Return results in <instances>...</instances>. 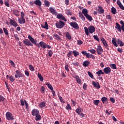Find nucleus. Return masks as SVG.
<instances>
[{"instance_id":"f257e3e1","label":"nucleus","mask_w":124,"mask_h":124,"mask_svg":"<svg viewBox=\"0 0 124 124\" xmlns=\"http://www.w3.org/2000/svg\"><path fill=\"white\" fill-rule=\"evenodd\" d=\"M28 38L32 44H34V45H36V46H38V48H40V47H41L43 49V50L46 49V46L47 45V44H46V43H45L43 41H41L38 44L37 43V40L31 37V35H29L28 36Z\"/></svg>"},{"instance_id":"f03ea898","label":"nucleus","mask_w":124,"mask_h":124,"mask_svg":"<svg viewBox=\"0 0 124 124\" xmlns=\"http://www.w3.org/2000/svg\"><path fill=\"white\" fill-rule=\"evenodd\" d=\"M84 31L86 35H90V33H93L95 31V28L93 25L90 26L88 28L84 27Z\"/></svg>"},{"instance_id":"7ed1b4c3","label":"nucleus","mask_w":124,"mask_h":124,"mask_svg":"<svg viewBox=\"0 0 124 124\" xmlns=\"http://www.w3.org/2000/svg\"><path fill=\"white\" fill-rule=\"evenodd\" d=\"M65 26V22L60 20L55 23V26L57 29H62Z\"/></svg>"},{"instance_id":"20e7f679","label":"nucleus","mask_w":124,"mask_h":124,"mask_svg":"<svg viewBox=\"0 0 124 124\" xmlns=\"http://www.w3.org/2000/svg\"><path fill=\"white\" fill-rule=\"evenodd\" d=\"M15 78H22L24 77V75L22 73V72L19 70L16 71V74L15 75Z\"/></svg>"},{"instance_id":"39448f33","label":"nucleus","mask_w":124,"mask_h":124,"mask_svg":"<svg viewBox=\"0 0 124 124\" xmlns=\"http://www.w3.org/2000/svg\"><path fill=\"white\" fill-rule=\"evenodd\" d=\"M6 117L8 121H10L11 120H14V116L12 115L10 112H7L6 113Z\"/></svg>"},{"instance_id":"423d86ee","label":"nucleus","mask_w":124,"mask_h":124,"mask_svg":"<svg viewBox=\"0 0 124 124\" xmlns=\"http://www.w3.org/2000/svg\"><path fill=\"white\" fill-rule=\"evenodd\" d=\"M57 19H59V20H62L63 21H64L65 22H66L67 20L65 18L64 16H63V15H62V14H59L56 15Z\"/></svg>"},{"instance_id":"0eeeda50","label":"nucleus","mask_w":124,"mask_h":124,"mask_svg":"<svg viewBox=\"0 0 124 124\" xmlns=\"http://www.w3.org/2000/svg\"><path fill=\"white\" fill-rule=\"evenodd\" d=\"M9 20H10L9 24L11 26H13V27H15V28H16V27L18 26V24H17V22H16V21H15V20L11 19L10 18H9Z\"/></svg>"},{"instance_id":"6e6552de","label":"nucleus","mask_w":124,"mask_h":124,"mask_svg":"<svg viewBox=\"0 0 124 124\" xmlns=\"http://www.w3.org/2000/svg\"><path fill=\"white\" fill-rule=\"evenodd\" d=\"M70 26L72 27L75 30H78L79 29V25L76 22H71L70 23Z\"/></svg>"},{"instance_id":"1a4fd4ad","label":"nucleus","mask_w":124,"mask_h":124,"mask_svg":"<svg viewBox=\"0 0 124 124\" xmlns=\"http://www.w3.org/2000/svg\"><path fill=\"white\" fill-rule=\"evenodd\" d=\"M23 43L26 46H33V45L29 40V39H26L23 40Z\"/></svg>"},{"instance_id":"9d476101","label":"nucleus","mask_w":124,"mask_h":124,"mask_svg":"<svg viewBox=\"0 0 124 124\" xmlns=\"http://www.w3.org/2000/svg\"><path fill=\"white\" fill-rule=\"evenodd\" d=\"M49 10L50 13L52 14V15H55V16H57V15H58V13L57 12V11L56 10V9H55V8L53 7H49Z\"/></svg>"},{"instance_id":"9b49d317","label":"nucleus","mask_w":124,"mask_h":124,"mask_svg":"<svg viewBox=\"0 0 124 124\" xmlns=\"http://www.w3.org/2000/svg\"><path fill=\"white\" fill-rule=\"evenodd\" d=\"M96 52L98 55H101V54H102V52H103V49H102V47L101 46H97Z\"/></svg>"},{"instance_id":"f8f14e48","label":"nucleus","mask_w":124,"mask_h":124,"mask_svg":"<svg viewBox=\"0 0 124 124\" xmlns=\"http://www.w3.org/2000/svg\"><path fill=\"white\" fill-rule=\"evenodd\" d=\"M75 78L78 84H79V85H82V84H83V82H82V80H81V78H80V77H79V76L75 75Z\"/></svg>"},{"instance_id":"ddd939ff","label":"nucleus","mask_w":124,"mask_h":124,"mask_svg":"<svg viewBox=\"0 0 124 124\" xmlns=\"http://www.w3.org/2000/svg\"><path fill=\"white\" fill-rule=\"evenodd\" d=\"M98 14H103L104 13V9L103 7L99 6H98V9H97Z\"/></svg>"},{"instance_id":"4468645a","label":"nucleus","mask_w":124,"mask_h":124,"mask_svg":"<svg viewBox=\"0 0 124 124\" xmlns=\"http://www.w3.org/2000/svg\"><path fill=\"white\" fill-rule=\"evenodd\" d=\"M92 85L96 88L97 90H99L100 89V85H99V83L98 82L92 81Z\"/></svg>"},{"instance_id":"2eb2a0df","label":"nucleus","mask_w":124,"mask_h":124,"mask_svg":"<svg viewBox=\"0 0 124 124\" xmlns=\"http://www.w3.org/2000/svg\"><path fill=\"white\" fill-rule=\"evenodd\" d=\"M103 71L105 74H109L111 73V68L107 67L104 69Z\"/></svg>"},{"instance_id":"dca6fc26","label":"nucleus","mask_w":124,"mask_h":124,"mask_svg":"<svg viewBox=\"0 0 124 124\" xmlns=\"http://www.w3.org/2000/svg\"><path fill=\"white\" fill-rule=\"evenodd\" d=\"M39 114V110L37 109L34 108L32 110L31 115L32 116H36Z\"/></svg>"},{"instance_id":"f3484780","label":"nucleus","mask_w":124,"mask_h":124,"mask_svg":"<svg viewBox=\"0 0 124 124\" xmlns=\"http://www.w3.org/2000/svg\"><path fill=\"white\" fill-rule=\"evenodd\" d=\"M18 22L19 24L23 25V24H25V23H26V19H25V17H20L18 19Z\"/></svg>"},{"instance_id":"a211bd4d","label":"nucleus","mask_w":124,"mask_h":124,"mask_svg":"<svg viewBox=\"0 0 124 124\" xmlns=\"http://www.w3.org/2000/svg\"><path fill=\"white\" fill-rule=\"evenodd\" d=\"M117 4L118 5L120 8H121V9H122V10H124V6L122 4V2H121V1H120V0H117Z\"/></svg>"},{"instance_id":"6ab92c4d","label":"nucleus","mask_w":124,"mask_h":124,"mask_svg":"<svg viewBox=\"0 0 124 124\" xmlns=\"http://www.w3.org/2000/svg\"><path fill=\"white\" fill-rule=\"evenodd\" d=\"M116 42L118 43V45L119 44V46L120 47H123V46H124V42L122 41L120 39H117L116 40Z\"/></svg>"},{"instance_id":"aec40b11","label":"nucleus","mask_w":124,"mask_h":124,"mask_svg":"<svg viewBox=\"0 0 124 124\" xmlns=\"http://www.w3.org/2000/svg\"><path fill=\"white\" fill-rule=\"evenodd\" d=\"M65 35L67 39H68L69 40H70V39H71V34H70V33H69V32L66 31L65 32Z\"/></svg>"},{"instance_id":"412c9836","label":"nucleus","mask_w":124,"mask_h":124,"mask_svg":"<svg viewBox=\"0 0 124 124\" xmlns=\"http://www.w3.org/2000/svg\"><path fill=\"white\" fill-rule=\"evenodd\" d=\"M34 4L38 5L39 6H41L42 3L40 0H36L35 1H34Z\"/></svg>"},{"instance_id":"4be33fe9","label":"nucleus","mask_w":124,"mask_h":124,"mask_svg":"<svg viewBox=\"0 0 124 124\" xmlns=\"http://www.w3.org/2000/svg\"><path fill=\"white\" fill-rule=\"evenodd\" d=\"M101 41H102V42L104 46H105V47H107L108 44H107V43L106 42V41L105 40V39H104V38L101 37Z\"/></svg>"},{"instance_id":"5701e85b","label":"nucleus","mask_w":124,"mask_h":124,"mask_svg":"<svg viewBox=\"0 0 124 124\" xmlns=\"http://www.w3.org/2000/svg\"><path fill=\"white\" fill-rule=\"evenodd\" d=\"M90 63L89 61L86 60L83 62L82 65H83L84 67H88V66L90 65Z\"/></svg>"},{"instance_id":"b1692460","label":"nucleus","mask_w":124,"mask_h":124,"mask_svg":"<svg viewBox=\"0 0 124 124\" xmlns=\"http://www.w3.org/2000/svg\"><path fill=\"white\" fill-rule=\"evenodd\" d=\"M85 17H86V18L88 20V21H90V22H92V21H93V17L89 15V14L85 16Z\"/></svg>"},{"instance_id":"393cba45","label":"nucleus","mask_w":124,"mask_h":124,"mask_svg":"<svg viewBox=\"0 0 124 124\" xmlns=\"http://www.w3.org/2000/svg\"><path fill=\"white\" fill-rule=\"evenodd\" d=\"M53 37H54L55 39H56V40H62V38H61V37H60V36H59V35H58V34H54L53 35Z\"/></svg>"},{"instance_id":"a878e982","label":"nucleus","mask_w":124,"mask_h":124,"mask_svg":"<svg viewBox=\"0 0 124 124\" xmlns=\"http://www.w3.org/2000/svg\"><path fill=\"white\" fill-rule=\"evenodd\" d=\"M101 101H102L103 104H106L108 101V98H107L106 97H103L101 98Z\"/></svg>"},{"instance_id":"bb28decb","label":"nucleus","mask_w":124,"mask_h":124,"mask_svg":"<svg viewBox=\"0 0 124 124\" xmlns=\"http://www.w3.org/2000/svg\"><path fill=\"white\" fill-rule=\"evenodd\" d=\"M40 120H41V115H40L39 113L35 115L36 122H38V121H40Z\"/></svg>"},{"instance_id":"cd10ccee","label":"nucleus","mask_w":124,"mask_h":124,"mask_svg":"<svg viewBox=\"0 0 124 124\" xmlns=\"http://www.w3.org/2000/svg\"><path fill=\"white\" fill-rule=\"evenodd\" d=\"M41 27L43 28V29H46V30H48L49 27H48V23H47V22H45V26L43 25H41Z\"/></svg>"},{"instance_id":"c85d7f7f","label":"nucleus","mask_w":124,"mask_h":124,"mask_svg":"<svg viewBox=\"0 0 124 124\" xmlns=\"http://www.w3.org/2000/svg\"><path fill=\"white\" fill-rule=\"evenodd\" d=\"M112 43L115 47H118V46H119V45L117 44V42L116 41V39L114 38H112Z\"/></svg>"},{"instance_id":"c756f323","label":"nucleus","mask_w":124,"mask_h":124,"mask_svg":"<svg viewBox=\"0 0 124 124\" xmlns=\"http://www.w3.org/2000/svg\"><path fill=\"white\" fill-rule=\"evenodd\" d=\"M82 13L84 15V16H86L88 14V13H89V11H88L87 9H83L82 11Z\"/></svg>"},{"instance_id":"7c9ffc66","label":"nucleus","mask_w":124,"mask_h":124,"mask_svg":"<svg viewBox=\"0 0 124 124\" xmlns=\"http://www.w3.org/2000/svg\"><path fill=\"white\" fill-rule=\"evenodd\" d=\"M98 76V77H100L101 75L104 74V72H102V70H99L98 72L96 73Z\"/></svg>"},{"instance_id":"2f4dec72","label":"nucleus","mask_w":124,"mask_h":124,"mask_svg":"<svg viewBox=\"0 0 124 124\" xmlns=\"http://www.w3.org/2000/svg\"><path fill=\"white\" fill-rule=\"evenodd\" d=\"M93 103L96 106H98V104L100 103V100H94L93 101Z\"/></svg>"},{"instance_id":"473e14b6","label":"nucleus","mask_w":124,"mask_h":124,"mask_svg":"<svg viewBox=\"0 0 124 124\" xmlns=\"http://www.w3.org/2000/svg\"><path fill=\"white\" fill-rule=\"evenodd\" d=\"M38 77L41 81V82H43V80H44V78H43L41 74L38 73Z\"/></svg>"},{"instance_id":"72a5a7b5","label":"nucleus","mask_w":124,"mask_h":124,"mask_svg":"<svg viewBox=\"0 0 124 124\" xmlns=\"http://www.w3.org/2000/svg\"><path fill=\"white\" fill-rule=\"evenodd\" d=\"M76 113H77V114L78 115L80 113L82 112V108H78L76 109Z\"/></svg>"},{"instance_id":"f704fd0d","label":"nucleus","mask_w":124,"mask_h":124,"mask_svg":"<svg viewBox=\"0 0 124 124\" xmlns=\"http://www.w3.org/2000/svg\"><path fill=\"white\" fill-rule=\"evenodd\" d=\"M73 54H74V57H78L79 56V52L77 51V50L73 51Z\"/></svg>"},{"instance_id":"c9c22d12","label":"nucleus","mask_w":124,"mask_h":124,"mask_svg":"<svg viewBox=\"0 0 124 124\" xmlns=\"http://www.w3.org/2000/svg\"><path fill=\"white\" fill-rule=\"evenodd\" d=\"M65 13L67 14V15H69L70 16H71L72 15V12H71V10H66L65 11Z\"/></svg>"},{"instance_id":"e433bc0d","label":"nucleus","mask_w":124,"mask_h":124,"mask_svg":"<svg viewBox=\"0 0 124 124\" xmlns=\"http://www.w3.org/2000/svg\"><path fill=\"white\" fill-rule=\"evenodd\" d=\"M109 66L111 69H117V66L115 64H109Z\"/></svg>"},{"instance_id":"4c0bfd02","label":"nucleus","mask_w":124,"mask_h":124,"mask_svg":"<svg viewBox=\"0 0 124 124\" xmlns=\"http://www.w3.org/2000/svg\"><path fill=\"white\" fill-rule=\"evenodd\" d=\"M111 13H112V14L115 15V14H116V12H117V10H116L115 7H112L111 9Z\"/></svg>"},{"instance_id":"58836bf2","label":"nucleus","mask_w":124,"mask_h":124,"mask_svg":"<svg viewBox=\"0 0 124 124\" xmlns=\"http://www.w3.org/2000/svg\"><path fill=\"white\" fill-rule=\"evenodd\" d=\"M46 85L47 86V88L49 89L51 91H53L54 90V88H53V86H52V85L49 84V83H46Z\"/></svg>"},{"instance_id":"ea45409f","label":"nucleus","mask_w":124,"mask_h":124,"mask_svg":"<svg viewBox=\"0 0 124 124\" xmlns=\"http://www.w3.org/2000/svg\"><path fill=\"white\" fill-rule=\"evenodd\" d=\"M65 109H66L67 110H71V109H72V108H71V106L69 104L67 103V106L65 107Z\"/></svg>"},{"instance_id":"a19ab883","label":"nucleus","mask_w":124,"mask_h":124,"mask_svg":"<svg viewBox=\"0 0 124 124\" xmlns=\"http://www.w3.org/2000/svg\"><path fill=\"white\" fill-rule=\"evenodd\" d=\"M44 3L46 7H49V6H50V2H49L48 1L45 0Z\"/></svg>"},{"instance_id":"79ce46f5","label":"nucleus","mask_w":124,"mask_h":124,"mask_svg":"<svg viewBox=\"0 0 124 124\" xmlns=\"http://www.w3.org/2000/svg\"><path fill=\"white\" fill-rule=\"evenodd\" d=\"M25 101H26V100H24V99L21 98L20 99V105H21L22 106H25Z\"/></svg>"},{"instance_id":"37998d69","label":"nucleus","mask_w":124,"mask_h":124,"mask_svg":"<svg viewBox=\"0 0 124 124\" xmlns=\"http://www.w3.org/2000/svg\"><path fill=\"white\" fill-rule=\"evenodd\" d=\"M39 106L41 107V108H44V107H45V102H41L39 104Z\"/></svg>"},{"instance_id":"c03bdc74","label":"nucleus","mask_w":124,"mask_h":124,"mask_svg":"<svg viewBox=\"0 0 124 124\" xmlns=\"http://www.w3.org/2000/svg\"><path fill=\"white\" fill-rule=\"evenodd\" d=\"M3 30L5 35H8V30H7V29L5 28H3Z\"/></svg>"},{"instance_id":"a18cd8bd","label":"nucleus","mask_w":124,"mask_h":124,"mask_svg":"<svg viewBox=\"0 0 124 124\" xmlns=\"http://www.w3.org/2000/svg\"><path fill=\"white\" fill-rule=\"evenodd\" d=\"M79 16L80 18H81V20H82V21H85V16H84L83 15H82V14L79 13Z\"/></svg>"},{"instance_id":"49530a36","label":"nucleus","mask_w":124,"mask_h":124,"mask_svg":"<svg viewBox=\"0 0 124 124\" xmlns=\"http://www.w3.org/2000/svg\"><path fill=\"white\" fill-rule=\"evenodd\" d=\"M59 98L60 100V102L62 103H65V102H64V100H63L62 99V97L61 96H59Z\"/></svg>"},{"instance_id":"de8ad7c7","label":"nucleus","mask_w":124,"mask_h":124,"mask_svg":"<svg viewBox=\"0 0 124 124\" xmlns=\"http://www.w3.org/2000/svg\"><path fill=\"white\" fill-rule=\"evenodd\" d=\"M9 80L11 81V82H14L15 81V78H14V77L10 76L9 77Z\"/></svg>"},{"instance_id":"09e8293b","label":"nucleus","mask_w":124,"mask_h":124,"mask_svg":"<svg viewBox=\"0 0 124 124\" xmlns=\"http://www.w3.org/2000/svg\"><path fill=\"white\" fill-rule=\"evenodd\" d=\"M71 56H72V52L71 50H69L67 54V56L68 58H71Z\"/></svg>"},{"instance_id":"8fccbe9b","label":"nucleus","mask_w":124,"mask_h":124,"mask_svg":"<svg viewBox=\"0 0 124 124\" xmlns=\"http://www.w3.org/2000/svg\"><path fill=\"white\" fill-rule=\"evenodd\" d=\"M29 68L31 71H34V67L32 65H29Z\"/></svg>"},{"instance_id":"3c124183","label":"nucleus","mask_w":124,"mask_h":124,"mask_svg":"<svg viewBox=\"0 0 124 124\" xmlns=\"http://www.w3.org/2000/svg\"><path fill=\"white\" fill-rule=\"evenodd\" d=\"M41 92L42 93H45V87L44 86L41 87Z\"/></svg>"},{"instance_id":"603ef678","label":"nucleus","mask_w":124,"mask_h":124,"mask_svg":"<svg viewBox=\"0 0 124 124\" xmlns=\"http://www.w3.org/2000/svg\"><path fill=\"white\" fill-rule=\"evenodd\" d=\"M93 37L94 39H95V40H96V41H98V42H99V38H98V37L97 36V35H94L93 36Z\"/></svg>"},{"instance_id":"864d4df0","label":"nucleus","mask_w":124,"mask_h":124,"mask_svg":"<svg viewBox=\"0 0 124 124\" xmlns=\"http://www.w3.org/2000/svg\"><path fill=\"white\" fill-rule=\"evenodd\" d=\"M4 100H5V98H4L2 95H0V102H1V101H4Z\"/></svg>"},{"instance_id":"5fc2aeb1","label":"nucleus","mask_w":124,"mask_h":124,"mask_svg":"<svg viewBox=\"0 0 124 124\" xmlns=\"http://www.w3.org/2000/svg\"><path fill=\"white\" fill-rule=\"evenodd\" d=\"M48 54L49 57H52V56L53 55V51H52V50H48Z\"/></svg>"},{"instance_id":"6e6d98bb","label":"nucleus","mask_w":124,"mask_h":124,"mask_svg":"<svg viewBox=\"0 0 124 124\" xmlns=\"http://www.w3.org/2000/svg\"><path fill=\"white\" fill-rule=\"evenodd\" d=\"M88 75L89 77H90L91 78H92V79H93V74H92V73H91V72H88Z\"/></svg>"},{"instance_id":"4d7b16f0","label":"nucleus","mask_w":124,"mask_h":124,"mask_svg":"<svg viewBox=\"0 0 124 124\" xmlns=\"http://www.w3.org/2000/svg\"><path fill=\"white\" fill-rule=\"evenodd\" d=\"M72 64H73V65H75V66H78L79 65V62H72Z\"/></svg>"},{"instance_id":"13d9d810","label":"nucleus","mask_w":124,"mask_h":124,"mask_svg":"<svg viewBox=\"0 0 124 124\" xmlns=\"http://www.w3.org/2000/svg\"><path fill=\"white\" fill-rule=\"evenodd\" d=\"M10 63H11V65H12L14 67H15V63L12 60H10L9 61Z\"/></svg>"},{"instance_id":"bf43d9fd","label":"nucleus","mask_w":124,"mask_h":124,"mask_svg":"<svg viewBox=\"0 0 124 124\" xmlns=\"http://www.w3.org/2000/svg\"><path fill=\"white\" fill-rule=\"evenodd\" d=\"M18 13H19V11L17 10H16L14 11V14H15L16 16H19V14H18Z\"/></svg>"},{"instance_id":"052dcab7","label":"nucleus","mask_w":124,"mask_h":124,"mask_svg":"<svg viewBox=\"0 0 124 124\" xmlns=\"http://www.w3.org/2000/svg\"><path fill=\"white\" fill-rule=\"evenodd\" d=\"M14 37L17 40V41H19V40H20V39L19 38V37H18V34H14Z\"/></svg>"},{"instance_id":"680f3d73","label":"nucleus","mask_w":124,"mask_h":124,"mask_svg":"<svg viewBox=\"0 0 124 124\" xmlns=\"http://www.w3.org/2000/svg\"><path fill=\"white\" fill-rule=\"evenodd\" d=\"M25 74L26 75V76H27V77H30V72H29V71L25 70Z\"/></svg>"},{"instance_id":"e2e57ef3","label":"nucleus","mask_w":124,"mask_h":124,"mask_svg":"<svg viewBox=\"0 0 124 124\" xmlns=\"http://www.w3.org/2000/svg\"><path fill=\"white\" fill-rule=\"evenodd\" d=\"M65 70H66V71L67 72H69V69L68 68V64H66L65 65Z\"/></svg>"},{"instance_id":"0e129e2a","label":"nucleus","mask_w":124,"mask_h":124,"mask_svg":"<svg viewBox=\"0 0 124 124\" xmlns=\"http://www.w3.org/2000/svg\"><path fill=\"white\" fill-rule=\"evenodd\" d=\"M89 51L91 53V54H95L96 52L95 50L93 49L89 50Z\"/></svg>"},{"instance_id":"69168bd1","label":"nucleus","mask_w":124,"mask_h":124,"mask_svg":"<svg viewBox=\"0 0 124 124\" xmlns=\"http://www.w3.org/2000/svg\"><path fill=\"white\" fill-rule=\"evenodd\" d=\"M109 99H110L111 102H112V103H115V101L116 100L115 99V98H114L113 97H110Z\"/></svg>"},{"instance_id":"338daca9","label":"nucleus","mask_w":124,"mask_h":124,"mask_svg":"<svg viewBox=\"0 0 124 124\" xmlns=\"http://www.w3.org/2000/svg\"><path fill=\"white\" fill-rule=\"evenodd\" d=\"M81 54L84 55V56H86L87 55H88V53L87 52V51H82Z\"/></svg>"},{"instance_id":"774afa93","label":"nucleus","mask_w":124,"mask_h":124,"mask_svg":"<svg viewBox=\"0 0 124 124\" xmlns=\"http://www.w3.org/2000/svg\"><path fill=\"white\" fill-rule=\"evenodd\" d=\"M120 23L122 25L121 28H123L124 27V21L121 20Z\"/></svg>"}]
</instances>
